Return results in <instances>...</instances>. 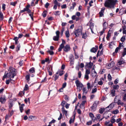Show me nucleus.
<instances>
[{
	"instance_id": "obj_1",
	"label": "nucleus",
	"mask_w": 126,
	"mask_h": 126,
	"mask_svg": "<svg viewBox=\"0 0 126 126\" xmlns=\"http://www.w3.org/2000/svg\"><path fill=\"white\" fill-rule=\"evenodd\" d=\"M16 74V72L15 69L11 67H10L8 70V73H5L2 79L4 80L5 78H13Z\"/></svg>"
},
{
	"instance_id": "obj_2",
	"label": "nucleus",
	"mask_w": 126,
	"mask_h": 126,
	"mask_svg": "<svg viewBox=\"0 0 126 126\" xmlns=\"http://www.w3.org/2000/svg\"><path fill=\"white\" fill-rule=\"evenodd\" d=\"M117 2V0H107L106 1L104 4L105 7L111 8L112 6Z\"/></svg>"
},
{
	"instance_id": "obj_3",
	"label": "nucleus",
	"mask_w": 126,
	"mask_h": 126,
	"mask_svg": "<svg viewBox=\"0 0 126 126\" xmlns=\"http://www.w3.org/2000/svg\"><path fill=\"white\" fill-rule=\"evenodd\" d=\"M81 15L80 13L79 12H77L76 13L75 15H73L71 17L73 20H75L77 21H79L80 19V16Z\"/></svg>"
},
{
	"instance_id": "obj_4",
	"label": "nucleus",
	"mask_w": 126,
	"mask_h": 126,
	"mask_svg": "<svg viewBox=\"0 0 126 126\" xmlns=\"http://www.w3.org/2000/svg\"><path fill=\"white\" fill-rule=\"evenodd\" d=\"M82 31V28L81 26H80L79 28L77 30H76L74 32L76 36H79L80 33H81Z\"/></svg>"
},
{
	"instance_id": "obj_5",
	"label": "nucleus",
	"mask_w": 126,
	"mask_h": 126,
	"mask_svg": "<svg viewBox=\"0 0 126 126\" xmlns=\"http://www.w3.org/2000/svg\"><path fill=\"white\" fill-rule=\"evenodd\" d=\"M114 101L115 103H117L118 105L123 106L124 104V103L120 100L119 97L118 96H115L114 99Z\"/></svg>"
},
{
	"instance_id": "obj_6",
	"label": "nucleus",
	"mask_w": 126,
	"mask_h": 126,
	"mask_svg": "<svg viewBox=\"0 0 126 126\" xmlns=\"http://www.w3.org/2000/svg\"><path fill=\"white\" fill-rule=\"evenodd\" d=\"M75 83L77 87V88H79L80 91L81 89H80V88H81L83 87V85L82 83H81L78 80H76L75 81Z\"/></svg>"
},
{
	"instance_id": "obj_7",
	"label": "nucleus",
	"mask_w": 126,
	"mask_h": 126,
	"mask_svg": "<svg viewBox=\"0 0 126 126\" xmlns=\"http://www.w3.org/2000/svg\"><path fill=\"white\" fill-rule=\"evenodd\" d=\"M60 32L59 31H56V36H54L53 37V40L55 41H58L59 40V34Z\"/></svg>"
},
{
	"instance_id": "obj_8",
	"label": "nucleus",
	"mask_w": 126,
	"mask_h": 126,
	"mask_svg": "<svg viewBox=\"0 0 126 126\" xmlns=\"http://www.w3.org/2000/svg\"><path fill=\"white\" fill-rule=\"evenodd\" d=\"M93 65V63H91V62L89 63H86V65L85 66V69H87L88 68L89 69H91L92 66Z\"/></svg>"
},
{
	"instance_id": "obj_9",
	"label": "nucleus",
	"mask_w": 126,
	"mask_h": 126,
	"mask_svg": "<svg viewBox=\"0 0 126 126\" xmlns=\"http://www.w3.org/2000/svg\"><path fill=\"white\" fill-rule=\"evenodd\" d=\"M97 73L95 71L94 68H93L92 70L91 75L94 78L97 75Z\"/></svg>"
},
{
	"instance_id": "obj_10",
	"label": "nucleus",
	"mask_w": 126,
	"mask_h": 126,
	"mask_svg": "<svg viewBox=\"0 0 126 126\" xmlns=\"http://www.w3.org/2000/svg\"><path fill=\"white\" fill-rule=\"evenodd\" d=\"M6 100V99L5 96H2L0 98V102H1L2 104L5 103Z\"/></svg>"
},
{
	"instance_id": "obj_11",
	"label": "nucleus",
	"mask_w": 126,
	"mask_h": 126,
	"mask_svg": "<svg viewBox=\"0 0 126 126\" xmlns=\"http://www.w3.org/2000/svg\"><path fill=\"white\" fill-rule=\"evenodd\" d=\"M54 3L55 4V5L54 6L53 9L55 10H56L57 9V6H60V4L56 1H54Z\"/></svg>"
},
{
	"instance_id": "obj_12",
	"label": "nucleus",
	"mask_w": 126,
	"mask_h": 126,
	"mask_svg": "<svg viewBox=\"0 0 126 126\" xmlns=\"http://www.w3.org/2000/svg\"><path fill=\"white\" fill-rule=\"evenodd\" d=\"M124 63L125 62L124 60L123 59H121L118 61L117 65H121Z\"/></svg>"
},
{
	"instance_id": "obj_13",
	"label": "nucleus",
	"mask_w": 126,
	"mask_h": 126,
	"mask_svg": "<svg viewBox=\"0 0 126 126\" xmlns=\"http://www.w3.org/2000/svg\"><path fill=\"white\" fill-rule=\"evenodd\" d=\"M63 47V50L65 52H67L70 50V47L69 45H66Z\"/></svg>"
},
{
	"instance_id": "obj_14",
	"label": "nucleus",
	"mask_w": 126,
	"mask_h": 126,
	"mask_svg": "<svg viewBox=\"0 0 126 126\" xmlns=\"http://www.w3.org/2000/svg\"><path fill=\"white\" fill-rule=\"evenodd\" d=\"M105 9V8L104 7H103L101 9V11L99 13L100 17H102L104 15V11Z\"/></svg>"
},
{
	"instance_id": "obj_15",
	"label": "nucleus",
	"mask_w": 126,
	"mask_h": 126,
	"mask_svg": "<svg viewBox=\"0 0 126 126\" xmlns=\"http://www.w3.org/2000/svg\"><path fill=\"white\" fill-rule=\"evenodd\" d=\"M30 6V5H28L25 8H24L25 11H27L29 13H31V10L29 9Z\"/></svg>"
},
{
	"instance_id": "obj_16",
	"label": "nucleus",
	"mask_w": 126,
	"mask_h": 126,
	"mask_svg": "<svg viewBox=\"0 0 126 126\" xmlns=\"http://www.w3.org/2000/svg\"><path fill=\"white\" fill-rule=\"evenodd\" d=\"M62 110L63 113L65 114L66 116V117L68 115L67 111L65 110L64 108L63 107H62Z\"/></svg>"
},
{
	"instance_id": "obj_17",
	"label": "nucleus",
	"mask_w": 126,
	"mask_h": 126,
	"mask_svg": "<svg viewBox=\"0 0 126 126\" xmlns=\"http://www.w3.org/2000/svg\"><path fill=\"white\" fill-rule=\"evenodd\" d=\"M48 71L49 72V75L51 76L52 74V67L50 66L49 67L48 69Z\"/></svg>"
},
{
	"instance_id": "obj_18",
	"label": "nucleus",
	"mask_w": 126,
	"mask_h": 126,
	"mask_svg": "<svg viewBox=\"0 0 126 126\" xmlns=\"http://www.w3.org/2000/svg\"><path fill=\"white\" fill-rule=\"evenodd\" d=\"M98 48V47L97 46H96L95 48L93 47L92 48L91 50V51L92 52L95 53L97 51Z\"/></svg>"
},
{
	"instance_id": "obj_19",
	"label": "nucleus",
	"mask_w": 126,
	"mask_h": 126,
	"mask_svg": "<svg viewBox=\"0 0 126 126\" xmlns=\"http://www.w3.org/2000/svg\"><path fill=\"white\" fill-rule=\"evenodd\" d=\"M97 91V88L96 86H94V88H92V90L91 93L94 94L96 93Z\"/></svg>"
},
{
	"instance_id": "obj_20",
	"label": "nucleus",
	"mask_w": 126,
	"mask_h": 126,
	"mask_svg": "<svg viewBox=\"0 0 126 126\" xmlns=\"http://www.w3.org/2000/svg\"><path fill=\"white\" fill-rule=\"evenodd\" d=\"M82 90L83 92V94L85 95L88 92V90L86 88H83Z\"/></svg>"
},
{
	"instance_id": "obj_21",
	"label": "nucleus",
	"mask_w": 126,
	"mask_h": 126,
	"mask_svg": "<svg viewBox=\"0 0 126 126\" xmlns=\"http://www.w3.org/2000/svg\"><path fill=\"white\" fill-rule=\"evenodd\" d=\"M82 38L84 39H86L87 36L86 32L82 34Z\"/></svg>"
},
{
	"instance_id": "obj_22",
	"label": "nucleus",
	"mask_w": 126,
	"mask_h": 126,
	"mask_svg": "<svg viewBox=\"0 0 126 126\" xmlns=\"http://www.w3.org/2000/svg\"><path fill=\"white\" fill-rule=\"evenodd\" d=\"M96 106L93 105L91 107V110L92 111H95L96 109Z\"/></svg>"
},
{
	"instance_id": "obj_23",
	"label": "nucleus",
	"mask_w": 126,
	"mask_h": 126,
	"mask_svg": "<svg viewBox=\"0 0 126 126\" xmlns=\"http://www.w3.org/2000/svg\"><path fill=\"white\" fill-rule=\"evenodd\" d=\"M114 45V43L113 42H111L109 44V46L111 48H113V46Z\"/></svg>"
},
{
	"instance_id": "obj_24",
	"label": "nucleus",
	"mask_w": 126,
	"mask_h": 126,
	"mask_svg": "<svg viewBox=\"0 0 126 126\" xmlns=\"http://www.w3.org/2000/svg\"><path fill=\"white\" fill-rule=\"evenodd\" d=\"M65 34L66 37L67 38L69 37L70 36V34L69 31L68 30H67L66 31Z\"/></svg>"
},
{
	"instance_id": "obj_25",
	"label": "nucleus",
	"mask_w": 126,
	"mask_h": 126,
	"mask_svg": "<svg viewBox=\"0 0 126 126\" xmlns=\"http://www.w3.org/2000/svg\"><path fill=\"white\" fill-rule=\"evenodd\" d=\"M29 72L31 73H33L35 72L34 68V67L31 68L29 70Z\"/></svg>"
},
{
	"instance_id": "obj_26",
	"label": "nucleus",
	"mask_w": 126,
	"mask_h": 126,
	"mask_svg": "<svg viewBox=\"0 0 126 126\" xmlns=\"http://www.w3.org/2000/svg\"><path fill=\"white\" fill-rule=\"evenodd\" d=\"M105 109L104 108H101L99 110V112L101 114H102L104 111Z\"/></svg>"
},
{
	"instance_id": "obj_27",
	"label": "nucleus",
	"mask_w": 126,
	"mask_h": 126,
	"mask_svg": "<svg viewBox=\"0 0 126 126\" xmlns=\"http://www.w3.org/2000/svg\"><path fill=\"white\" fill-rule=\"evenodd\" d=\"M110 94L111 95L113 96H115V91L114 90H111V92Z\"/></svg>"
},
{
	"instance_id": "obj_28",
	"label": "nucleus",
	"mask_w": 126,
	"mask_h": 126,
	"mask_svg": "<svg viewBox=\"0 0 126 126\" xmlns=\"http://www.w3.org/2000/svg\"><path fill=\"white\" fill-rule=\"evenodd\" d=\"M73 119H72V118H71L69 121V123L70 124H71L72 123H73L74 122L75 118V116H73Z\"/></svg>"
},
{
	"instance_id": "obj_29",
	"label": "nucleus",
	"mask_w": 126,
	"mask_h": 126,
	"mask_svg": "<svg viewBox=\"0 0 126 126\" xmlns=\"http://www.w3.org/2000/svg\"><path fill=\"white\" fill-rule=\"evenodd\" d=\"M119 112V111L118 110L116 109L115 110H113L112 112V113L114 114H116L118 113Z\"/></svg>"
},
{
	"instance_id": "obj_30",
	"label": "nucleus",
	"mask_w": 126,
	"mask_h": 126,
	"mask_svg": "<svg viewBox=\"0 0 126 126\" xmlns=\"http://www.w3.org/2000/svg\"><path fill=\"white\" fill-rule=\"evenodd\" d=\"M107 25V23L105 21L104 22L103 24V29H104L105 30L106 29Z\"/></svg>"
},
{
	"instance_id": "obj_31",
	"label": "nucleus",
	"mask_w": 126,
	"mask_h": 126,
	"mask_svg": "<svg viewBox=\"0 0 126 126\" xmlns=\"http://www.w3.org/2000/svg\"><path fill=\"white\" fill-rule=\"evenodd\" d=\"M126 55V48H124L123 53L122 55L123 56H124Z\"/></svg>"
},
{
	"instance_id": "obj_32",
	"label": "nucleus",
	"mask_w": 126,
	"mask_h": 126,
	"mask_svg": "<svg viewBox=\"0 0 126 126\" xmlns=\"http://www.w3.org/2000/svg\"><path fill=\"white\" fill-rule=\"evenodd\" d=\"M87 88L88 89H91L93 87V86H91L89 82H88L87 84Z\"/></svg>"
},
{
	"instance_id": "obj_33",
	"label": "nucleus",
	"mask_w": 126,
	"mask_h": 126,
	"mask_svg": "<svg viewBox=\"0 0 126 126\" xmlns=\"http://www.w3.org/2000/svg\"><path fill=\"white\" fill-rule=\"evenodd\" d=\"M86 71L85 74L89 75V74L90 73V69H86Z\"/></svg>"
},
{
	"instance_id": "obj_34",
	"label": "nucleus",
	"mask_w": 126,
	"mask_h": 126,
	"mask_svg": "<svg viewBox=\"0 0 126 126\" xmlns=\"http://www.w3.org/2000/svg\"><path fill=\"white\" fill-rule=\"evenodd\" d=\"M66 102L64 101H62L61 104V105L63 106L62 107L64 108V105L66 104Z\"/></svg>"
},
{
	"instance_id": "obj_35",
	"label": "nucleus",
	"mask_w": 126,
	"mask_h": 126,
	"mask_svg": "<svg viewBox=\"0 0 126 126\" xmlns=\"http://www.w3.org/2000/svg\"><path fill=\"white\" fill-rule=\"evenodd\" d=\"M53 77L54 78V80L56 81L57 79L59 77V76L58 75L56 74H55L53 76Z\"/></svg>"
},
{
	"instance_id": "obj_36",
	"label": "nucleus",
	"mask_w": 126,
	"mask_h": 126,
	"mask_svg": "<svg viewBox=\"0 0 126 126\" xmlns=\"http://www.w3.org/2000/svg\"><path fill=\"white\" fill-rule=\"evenodd\" d=\"M30 75L29 74L27 75L26 77V80L28 81L30 80Z\"/></svg>"
},
{
	"instance_id": "obj_37",
	"label": "nucleus",
	"mask_w": 126,
	"mask_h": 126,
	"mask_svg": "<svg viewBox=\"0 0 126 126\" xmlns=\"http://www.w3.org/2000/svg\"><path fill=\"white\" fill-rule=\"evenodd\" d=\"M20 44H18L17 45V47L16 48V51H18L20 50Z\"/></svg>"
},
{
	"instance_id": "obj_38",
	"label": "nucleus",
	"mask_w": 126,
	"mask_h": 126,
	"mask_svg": "<svg viewBox=\"0 0 126 126\" xmlns=\"http://www.w3.org/2000/svg\"><path fill=\"white\" fill-rule=\"evenodd\" d=\"M119 86L117 85H114L113 86V88L115 89H118L119 88Z\"/></svg>"
},
{
	"instance_id": "obj_39",
	"label": "nucleus",
	"mask_w": 126,
	"mask_h": 126,
	"mask_svg": "<svg viewBox=\"0 0 126 126\" xmlns=\"http://www.w3.org/2000/svg\"><path fill=\"white\" fill-rule=\"evenodd\" d=\"M89 115L90 117L92 119H93V118L94 117V114L92 113H90L89 114Z\"/></svg>"
},
{
	"instance_id": "obj_40",
	"label": "nucleus",
	"mask_w": 126,
	"mask_h": 126,
	"mask_svg": "<svg viewBox=\"0 0 126 126\" xmlns=\"http://www.w3.org/2000/svg\"><path fill=\"white\" fill-rule=\"evenodd\" d=\"M114 106V104L113 103H112L110 104L109 106H108L107 108H110V109L112 108Z\"/></svg>"
},
{
	"instance_id": "obj_41",
	"label": "nucleus",
	"mask_w": 126,
	"mask_h": 126,
	"mask_svg": "<svg viewBox=\"0 0 126 126\" xmlns=\"http://www.w3.org/2000/svg\"><path fill=\"white\" fill-rule=\"evenodd\" d=\"M13 105V101H12V102L10 103L9 104V109H11Z\"/></svg>"
},
{
	"instance_id": "obj_42",
	"label": "nucleus",
	"mask_w": 126,
	"mask_h": 126,
	"mask_svg": "<svg viewBox=\"0 0 126 126\" xmlns=\"http://www.w3.org/2000/svg\"><path fill=\"white\" fill-rule=\"evenodd\" d=\"M64 47V46H63L62 45H61L60 46L59 48L58 49V51H61L62 50V49Z\"/></svg>"
},
{
	"instance_id": "obj_43",
	"label": "nucleus",
	"mask_w": 126,
	"mask_h": 126,
	"mask_svg": "<svg viewBox=\"0 0 126 126\" xmlns=\"http://www.w3.org/2000/svg\"><path fill=\"white\" fill-rule=\"evenodd\" d=\"M84 78L87 80H88L89 78V75L85 74Z\"/></svg>"
},
{
	"instance_id": "obj_44",
	"label": "nucleus",
	"mask_w": 126,
	"mask_h": 126,
	"mask_svg": "<svg viewBox=\"0 0 126 126\" xmlns=\"http://www.w3.org/2000/svg\"><path fill=\"white\" fill-rule=\"evenodd\" d=\"M30 13L29 14V15L31 17V18L32 20H33V13Z\"/></svg>"
},
{
	"instance_id": "obj_45",
	"label": "nucleus",
	"mask_w": 126,
	"mask_h": 126,
	"mask_svg": "<svg viewBox=\"0 0 126 126\" xmlns=\"http://www.w3.org/2000/svg\"><path fill=\"white\" fill-rule=\"evenodd\" d=\"M78 78H80L82 76L81 72L80 71H79V72L78 74Z\"/></svg>"
},
{
	"instance_id": "obj_46",
	"label": "nucleus",
	"mask_w": 126,
	"mask_h": 126,
	"mask_svg": "<svg viewBox=\"0 0 126 126\" xmlns=\"http://www.w3.org/2000/svg\"><path fill=\"white\" fill-rule=\"evenodd\" d=\"M64 72L63 71H60L59 75L60 76H62V75L64 73Z\"/></svg>"
},
{
	"instance_id": "obj_47",
	"label": "nucleus",
	"mask_w": 126,
	"mask_h": 126,
	"mask_svg": "<svg viewBox=\"0 0 126 126\" xmlns=\"http://www.w3.org/2000/svg\"><path fill=\"white\" fill-rule=\"evenodd\" d=\"M110 122L112 124L114 123L115 122V120L113 118H112L110 120Z\"/></svg>"
},
{
	"instance_id": "obj_48",
	"label": "nucleus",
	"mask_w": 126,
	"mask_h": 126,
	"mask_svg": "<svg viewBox=\"0 0 126 126\" xmlns=\"http://www.w3.org/2000/svg\"><path fill=\"white\" fill-rule=\"evenodd\" d=\"M12 80L11 79H10L7 80L6 81V84H9L10 82H11Z\"/></svg>"
},
{
	"instance_id": "obj_49",
	"label": "nucleus",
	"mask_w": 126,
	"mask_h": 126,
	"mask_svg": "<svg viewBox=\"0 0 126 126\" xmlns=\"http://www.w3.org/2000/svg\"><path fill=\"white\" fill-rule=\"evenodd\" d=\"M108 77L109 80L110 81L112 79V77L110 74H108Z\"/></svg>"
},
{
	"instance_id": "obj_50",
	"label": "nucleus",
	"mask_w": 126,
	"mask_h": 126,
	"mask_svg": "<svg viewBox=\"0 0 126 126\" xmlns=\"http://www.w3.org/2000/svg\"><path fill=\"white\" fill-rule=\"evenodd\" d=\"M0 18L1 20H2L3 18V15L1 12H0Z\"/></svg>"
},
{
	"instance_id": "obj_51",
	"label": "nucleus",
	"mask_w": 126,
	"mask_h": 126,
	"mask_svg": "<svg viewBox=\"0 0 126 126\" xmlns=\"http://www.w3.org/2000/svg\"><path fill=\"white\" fill-rule=\"evenodd\" d=\"M98 104V101H95L94 102L93 105L97 107V105Z\"/></svg>"
},
{
	"instance_id": "obj_52",
	"label": "nucleus",
	"mask_w": 126,
	"mask_h": 126,
	"mask_svg": "<svg viewBox=\"0 0 126 126\" xmlns=\"http://www.w3.org/2000/svg\"><path fill=\"white\" fill-rule=\"evenodd\" d=\"M6 5L5 4L3 3L2 4V8L3 11H4L5 10Z\"/></svg>"
},
{
	"instance_id": "obj_53",
	"label": "nucleus",
	"mask_w": 126,
	"mask_h": 126,
	"mask_svg": "<svg viewBox=\"0 0 126 126\" xmlns=\"http://www.w3.org/2000/svg\"><path fill=\"white\" fill-rule=\"evenodd\" d=\"M28 89V85L26 84L25 85V87L24 89V90H27Z\"/></svg>"
},
{
	"instance_id": "obj_54",
	"label": "nucleus",
	"mask_w": 126,
	"mask_h": 126,
	"mask_svg": "<svg viewBox=\"0 0 126 126\" xmlns=\"http://www.w3.org/2000/svg\"><path fill=\"white\" fill-rule=\"evenodd\" d=\"M110 123V121H106L104 123L105 125V126H107L109 124V123Z\"/></svg>"
},
{
	"instance_id": "obj_55",
	"label": "nucleus",
	"mask_w": 126,
	"mask_h": 126,
	"mask_svg": "<svg viewBox=\"0 0 126 126\" xmlns=\"http://www.w3.org/2000/svg\"><path fill=\"white\" fill-rule=\"evenodd\" d=\"M60 14V12L59 11H56L54 14L55 15H59Z\"/></svg>"
},
{
	"instance_id": "obj_56",
	"label": "nucleus",
	"mask_w": 126,
	"mask_h": 126,
	"mask_svg": "<svg viewBox=\"0 0 126 126\" xmlns=\"http://www.w3.org/2000/svg\"><path fill=\"white\" fill-rule=\"evenodd\" d=\"M92 123V122L91 121H90L89 122H87L86 123V124L87 125H90Z\"/></svg>"
},
{
	"instance_id": "obj_57",
	"label": "nucleus",
	"mask_w": 126,
	"mask_h": 126,
	"mask_svg": "<svg viewBox=\"0 0 126 126\" xmlns=\"http://www.w3.org/2000/svg\"><path fill=\"white\" fill-rule=\"evenodd\" d=\"M123 99L124 101H126V94H125L124 95Z\"/></svg>"
},
{
	"instance_id": "obj_58",
	"label": "nucleus",
	"mask_w": 126,
	"mask_h": 126,
	"mask_svg": "<svg viewBox=\"0 0 126 126\" xmlns=\"http://www.w3.org/2000/svg\"><path fill=\"white\" fill-rule=\"evenodd\" d=\"M30 110L29 109L26 111L25 112L27 115H29L30 113Z\"/></svg>"
},
{
	"instance_id": "obj_59",
	"label": "nucleus",
	"mask_w": 126,
	"mask_h": 126,
	"mask_svg": "<svg viewBox=\"0 0 126 126\" xmlns=\"http://www.w3.org/2000/svg\"><path fill=\"white\" fill-rule=\"evenodd\" d=\"M47 52L49 53L50 55H52L53 54L54 52L53 51H50V50H48L47 51Z\"/></svg>"
},
{
	"instance_id": "obj_60",
	"label": "nucleus",
	"mask_w": 126,
	"mask_h": 126,
	"mask_svg": "<svg viewBox=\"0 0 126 126\" xmlns=\"http://www.w3.org/2000/svg\"><path fill=\"white\" fill-rule=\"evenodd\" d=\"M103 83V82L102 80H100L98 82V84L100 85H102Z\"/></svg>"
},
{
	"instance_id": "obj_61",
	"label": "nucleus",
	"mask_w": 126,
	"mask_h": 126,
	"mask_svg": "<svg viewBox=\"0 0 126 126\" xmlns=\"http://www.w3.org/2000/svg\"><path fill=\"white\" fill-rule=\"evenodd\" d=\"M125 39V37H122L121 39V41L123 42H124Z\"/></svg>"
},
{
	"instance_id": "obj_62",
	"label": "nucleus",
	"mask_w": 126,
	"mask_h": 126,
	"mask_svg": "<svg viewBox=\"0 0 126 126\" xmlns=\"http://www.w3.org/2000/svg\"><path fill=\"white\" fill-rule=\"evenodd\" d=\"M66 85V82H64V83L62 85V88H64L65 87Z\"/></svg>"
},
{
	"instance_id": "obj_63",
	"label": "nucleus",
	"mask_w": 126,
	"mask_h": 126,
	"mask_svg": "<svg viewBox=\"0 0 126 126\" xmlns=\"http://www.w3.org/2000/svg\"><path fill=\"white\" fill-rule=\"evenodd\" d=\"M64 99L66 101H68L69 100V97L66 95H65L64 96Z\"/></svg>"
},
{
	"instance_id": "obj_64",
	"label": "nucleus",
	"mask_w": 126,
	"mask_h": 126,
	"mask_svg": "<svg viewBox=\"0 0 126 126\" xmlns=\"http://www.w3.org/2000/svg\"><path fill=\"white\" fill-rule=\"evenodd\" d=\"M16 4V2H11V4L13 6H15V5Z\"/></svg>"
}]
</instances>
